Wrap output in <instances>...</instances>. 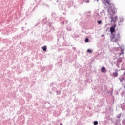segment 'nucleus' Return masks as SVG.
<instances>
[{
    "label": "nucleus",
    "instance_id": "nucleus-45",
    "mask_svg": "<svg viewBox=\"0 0 125 125\" xmlns=\"http://www.w3.org/2000/svg\"><path fill=\"white\" fill-rule=\"evenodd\" d=\"M56 2H59V1L58 0L56 1Z\"/></svg>",
    "mask_w": 125,
    "mask_h": 125
},
{
    "label": "nucleus",
    "instance_id": "nucleus-16",
    "mask_svg": "<svg viewBox=\"0 0 125 125\" xmlns=\"http://www.w3.org/2000/svg\"><path fill=\"white\" fill-rule=\"evenodd\" d=\"M42 49L43 51H46V49H47V46H46V45L43 46L42 47Z\"/></svg>",
    "mask_w": 125,
    "mask_h": 125
},
{
    "label": "nucleus",
    "instance_id": "nucleus-43",
    "mask_svg": "<svg viewBox=\"0 0 125 125\" xmlns=\"http://www.w3.org/2000/svg\"><path fill=\"white\" fill-rule=\"evenodd\" d=\"M107 24H105V28H107Z\"/></svg>",
    "mask_w": 125,
    "mask_h": 125
},
{
    "label": "nucleus",
    "instance_id": "nucleus-23",
    "mask_svg": "<svg viewBox=\"0 0 125 125\" xmlns=\"http://www.w3.org/2000/svg\"><path fill=\"white\" fill-rule=\"evenodd\" d=\"M91 99L92 100H95V95H92L91 96Z\"/></svg>",
    "mask_w": 125,
    "mask_h": 125
},
{
    "label": "nucleus",
    "instance_id": "nucleus-30",
    "mask_svg": "<svg viewBox=\"0 0 125 125\" xmlns=\"http://www.w3.org/2000/svg\"><path fill=\"white\" fill-rule=\"evenodd\" d=\"M120 64L119 62H117L116 64V65L117 66V67H118V68H119L120 67Z\"/></svg>",
    "mask_w": 125,
    "mask_h": 125
},
{
    "label": "nucleus",
    "instance_id": "nucleus-40",
    "mask_svg": "<svg viewBox=\"0 0 125 125\" xmlns=\"http://www.w3.org/2000/svg\"><path fill=\"white\" fill-rule=\"evenodd\" d=\"M66 82H67V80H65V81L64 82V83L66 84Z\"/></svg>",
    "mask_w": 125,
    "mask_h": 125
},
{
    "label": "nucleus",
    "instance_id": "nucleus-49",
    "mask_svg": "<svg viewBox=\"0 0 125 125\" xmlns=\"http://www.w3.org/2000/svg\"><path fill=\"white\" fill-rule=\"evenodd\" d=\"M62 38H63V40H64V36H62Z\"/></svg>",
    "mask_w": 125,
    "mask_h": 125
},
{
    "label": "nucleus",
    "instance_id": "nucleus-44",
    "mask_svg": "<svg viewBox=\"0 0 125 125\" xmlns=\"http://www.w3.org/2000/svg\"><path fill=\"white\" fill-rule=\"evenodd\" d=\"M60 125H63V123H60Z\"/></svg>",
    "mask_w": 125,
    "mask_h": 125
},
{
    "label": "nucleus",
    "instance_id": "nucleus-21",
    "mask_svg": "<svg viewBox=\"0 0 125 125\" xmlns=\"http://www.w3.org/2000/svg\"><path fill=\"white\" fill-rule=\"evenodd\" d=\"M43 6H44L45 7H49V5L46 4L45 3H43L42 4Z\"/></svg>",
    "mask_w": 125,
    "mask_h": 125
},
{
    "label": "nucleus",
    "instance_id": "nucleus-50",
    "mask_svg": "<svg viewBox=\"0 0 125 125\" xmlns=\"http://www.w3.org/2000/svg\"><path fill=\"white\" fill-rule=\"evenodd\" d=\"M97 1H99V0H97Z\"/></svg>",
    "mask_w": 125,
    "mask_h": 125
},
{
    "label": "nucleus",
    "instance_id": "nucleus-37",
    "mask_svg": "<svg viewBox=\"0 0 125 125\" xmlns=\"http://www.w3.org/2000/svg\"><path fill=\"white\" fill-rule=\"evenodd\" d=\"M72 49L73 50H76V47H72Z\"/></svg>",
    "mask_w": 125,
    "mask_h": 125
},
{
    "label": "nucleus",
    "instance_id": "nucleus-42",
    "mask_svg": "<svg viewBox=\"0 0 125 125\" xmlns=\"http://www.w3.org/2000/svg\"><path fill=\"white\" fill-rule=\"evenodd\" d=\"M67 23H68V20L66 21V24H67Z\"/></svg>",
    "mask_w": 125,
    "mask_h": 125
},
{
    "label": "nucleus",
    "instance_id": "nucleus-35",
    "mask_svg": "<svg viewBox=\"0 0 125 125\" xmlns=\"http://www.w3.org/2000/svg\"><path fill=\"white\" fill-rule=\"evenodd\" d=\"M96 14H97V16H98V17H100V15H99V13H97Z\"/></svg>",
    "mask_w": 125,
    "mask_h": 125
},
{
    "label": "nucleus",
    "instance_id": "nucleus-7",
    "mask_svg": "<svg viewBox=\"0 0 125 125\" xmlns=\"http://www.w3.org/2000/svg\"><path fill=\"white\" fill-rule=\"evenodd\" d=\"M54 85H57V84L53 82H52L51 83V84L50 85V86L53 87V88H52L53 91H55L56 90H57V88H56V87H54Z\"/></svg>",
    "mask_w": 125,
    "mask_h": 125
},
{
    "label": "nucleus",
    "instance_id": "nucleus-19",
    "mask_svg": "<svg viewBox=\"0 0 125 125\" xmlns=\"http://www.w3.org/2000/svg\"><path fill=\"white\" fill-rule=\"evenodd\" d=\"M56 94H57V95H60V94H61V91L60 90L56 91Z\"/></svg>",
    "mask_w": 125,
    "mask_h": 125
},
{
    "label": "nucleus",
    "instance_id": "nucleus-31",
    "mask_svg": "<svg viewBox=\"0 0 125 125\" xmlns=\"http://www.w3.org/2000/svg\"><path fill=\"white\" fill-rule=\"evenodd\" d=\"M30 66H31V68H34L35 64L34 63H31Z\"/></svg>",
    "mask_w": 125,
    "mask_h": 125
},
{
    "label": "nucleus",
    "instance_id": "nucleus-36",
    "mask_svg": "<svg viewBox=\"0 0 125 125\" xmlns=\"http://www.w3.org/2000/svg\"><path fill=\"white\" fill-rule=\"evenodd\" d=\"M61 24H62V25H64V21H62V22H61Z\"/></svg>",
    "mask_w": 125,
    "mask_h": 125
},
{
    "label": "nucleus",
    "instance_id": "nucleus-1",
    "mask_svg": "<svg viewBox=\"0 0 125 125\" xmlns=\"http://www.w3.org/2000/svg\"><path fill=\"white\" fill-rule=\"evenodd\" d=\"M111 21L110 23L111 24V26L110 27V39L111 41H113L114 39L116 38V27H117V20L118 19V16H116L114 18V15L110 16Z\"/></svg>",
    "mask_w": 125,
    "mask_h": 125
},
{
    "label": "nucleus",
    "instance_id": "nucleus-13",
    "mask_svg": "<svg viewBox=\"0 0 125 125\" xmlns=\"http://www.w3.org/2000/svg\"><path fill=\"white\" fill-rule=\"evenodd\" d=\"M121 108L123 111H125V102L121 104Z\"/></svg>",
    "mask_w": 125,
    "mask_h": 125
},
{
    "label": "nucleus",
    "instance_id": "nucleus-9",
    "mask_svg": "<svg viewBox=\"0 0 125 125\" xmlns=\"http://www.w3.org/2000/svg\"><path fill=\"white\" fill-rule=\"evenodd\" d=\"M119 19L120 21L118 22V26H120V24H122V23H123V21L125 20L123 16L120 17Z\"/></svg>",
    "mask_w": 125,
    "mask_h": 125
},
{
    "label": "nucleus",
    "instance_id": "nucleus-28",
    "mask_svg": "<svg viewBox=\"0 0 125 125\" xmlns=\"http://www.w3.org/2000/svg\"><path fill=\"white\" fill-rule=\"evenodd\" d=\"M62 10H64V11H66V6L64 5L63 6H62Z\"/></svg>",
    "mask_w": 125,
    "mask_h": 125
},
{
    "label": "nucleus",
    "instance_id": "nucleus-5",
    "mask_svg": "<svg viewBox=\"0 0 125 125\" xmlns=\"http://www.w3.org/2000/svg\"><path fill=\"white\" fill-rule=\"evenodd\" d=\"M109 121H112V118L110 117V115H109L108 114H107L105 115V117L104 118V122L105 123H108Z\"/></svg>",
    "mask_w": 125,
    "mask_h": 125
},
{
    "label": "nucleus",
    "instance_id": "nucleus-11",
    "mask_svg": "<svg viewBox=\"0 0 125 125\" xmlns=\"http://www.w3.org/2000/svg\"><path fill=\"white\" fill-rule=\"evenodd\" d=\"M101 72H102V73H106L107 72V69H106V67L104 66L102 67L101 69Z\"/></svg>",
    "mask_w": 125,
    "mask_h": 125
},
{
    "label": "nucleus",
    "instance_id": "nucleus-10",
    "mask_svg": "<svg viewBox=\"0 0 125 125\" xmlns=\"http://www.w3.org/2000/svg\"><path fill=\"white\" fill-rule=\"evenodd\" d=\"M44 69L45 70H46L47 72H48V70H50V71H51L52 69V65L45 66L44 67Z\"/></svg>",
    "mask_w": 125,
    "mask_h": 125
},
{
    "label": "nucleus",
    "instance_id": "nucleus-48",
    "mask_svg": "<svg viewBox=\"0 0 125 125\" xmlns=\"http://www.w3.org/2000/svg\"><path fill=\"white\" fill-rule=\"evenodd\" d=\"M63 14H64V15H66V13H64Z\"/></svg>",
    "mask_w": 125,
    "mask_h": 125
},
{
    "label": "nucleus",
    "instance_id": "nucleus-33",
    "mask_svg": "<svg viewBox=\"0 0 125 125\" xmlns=\"http://www.w3.org/2000/svg\"><path fill=\"white\" fill-rule=\"evenodd\" d=\"M105 12V10H102V12H100L101 14V13H104Z\"/></svg>",
    "mask_w": 125,
    "mask_h": 125
},
{
    "label": "nucleus",
    "instance_id": "nucleus-32",
    "mask_svg": "<svg viewBox=\"0 0 125 125\" xmlns=\"http://www.w3.org/2000/svg\"><path fill=\"white\" fill-rule=\"evenodd\" d=\"M117 118H118V119H120V118H121V113L117 115Z\"/></svg>",
    "mask_w": 125,
    "mask_h": 125
},
{
    "label": "nucleus",
    "instance_id": "nucleus-24",
    "mask_svg": "<svg viewBox=\"0 0 125 125\" xmlns=\"http://www.w3.org/2000/svg\"><path fill=\"white\" fill-rule=\"evenodd\" d=\"M97 23H98V25H101V24H102V21L99 20L97 21Z\"/></svg>",
    "mask_w": 125,
    "mask_h": 125
},
{
    "label": "nucleus",
    "instance_id": "nucleus-15",
    "mask_svg": "<svg viewBox=\"0 0 125 125\" xmlns=\"http://www.w3.org/2000/svg\"><path fill=\"white\" fill-rule=\"evenodd\" d=\"M121 52L119 54V56L122 55V54H124V50H125L124 49H123V47H121Z\"/></svg>",
    "mask_w": 125,
    "mask_h": 125
},
{
    "label": "nucleus",
    "instance_id": "nucleus-38",
    "mask_svg": "<svg viewBox=\"0 0 125 125\" xmlns=\"http://www.w3.org/2000/svg\"><path fill=\"white\" fill-rule=\"evenodd\" d=\"M21 29H22V31H24V27H22L21 28Z\"/></svg>",
    "mask_w": 125,
    "mask_h": 125
},
{
    "label": "nucleus",
    "instance_id": "nucleus-14",
    "mask_svg": "<svg viewBox=\"0 0 125 125\" xmlns=\"http://www.w3.org/2000/svg\"><path fill=\"white\" fill-rule=\"evenodd\" d=\"M114 103H115V100L113 98L112 100H110V104L111 105V106H113V105H114Z\"/></svg>",
    "mask_w": 125,
    "mask_h": 125
},
{
    "label": "nucleus",
    "instance_id": "nucleus-47",
    "mask_svg": "<svg viewBox=\"0 0 125 125\" xmlns=\"http://www.w3.org/2000/svg\"><path fill=\"white\" fill-rule=\"evenodd\" d=\"M74 102H77V101H76V100H74Z\"/></svg>",
    "mask_w": 125,
    "mask_h": 125
},
{
    "label": "nucleus",
    "instance_id": "nucleus-8",
    "mask_svg": "<svg viewBox=\"0 0 125 125\" xmlns=\"http://www.w3.org/2000/svg\"><path fill=\"white\" fill-rule=\"evenodd\" d=\"M122 124L123 125H125V120L122 121ZM116 125H122L121 124V123H120V120H116V123H115Z\"/></svg>",
    "mask_w": 125,
    "mask_h": 125
},
{
    "label": "nucleus",
    "instance_id": "nucleus-46",
    "mask_svg": "<svg viewBox=\"0 0 125 125\" xmlns=\"http://www.w3.org/2000/svg\"><path fill=\"white\" fill-rule=\"evenodd\" d=\"M101 37H104V35H102Z\"/></svg>",
    "mask_w": 125,
    "mask_h": 125
},
{
    "label": "nucleus",
    "instance_id": "nucleus-51",
    "mask_svg": "<svg viewBox=\"0 0 125 125\" xmlns=\"http://www.w3.org/2000/svg\"><path fill=\"white\" fill-rule=\"evenodd\" d=\"M71 46H73V45H71Z\"/></svg>",
    "mask_w": 125,
    "mask_h": 125
},
{
    "label": "nucleus",
    "instance_id": "nucleus-18",
    "mask_svg": "<svg viewBox=\"0 0 125 125\" xmlns=\"http://www.w3.org/2000/svg\"><path fill=\"white\" fill-rule=\"evenodd\" d=\"M85 43H87V42H89V39H88V38H85Z\"/></svg>",
    "mask_w": 125,
    "mask_h": 125
},
{
    "label": "nucleus",
    "instance_id": "nucleus-53",
    "mask_svg": "<svg viewBox=\"0 0 125 125\" xmlns=\"http://www.w3.org/2000/svg\"><path fill=\"white\" fill-rule=\"evenodd\" d=\"M117 50H118V49H117Z\"/></svg>",
    "mask_w": 125,
    "mask_h": 125
},
{
    "label": "nucleus",
    "instance_id": "nucleus-52",
    "mask_svg": "<svg viewBox=\"0 0 125 125\" xmlns=\"http://www.w3.org/2000/svg\"><path fill=\"white\" fill-rule=\"evenodd\" d=\"M62 34H63V32H62Z\"/></svg>",
    "mask_w": 125,
    "mask_h": 125
},
{
    "label": "nucleus",
    "instance_id": "nucleus-39",
    "mask_svg": "<svg viewBox=\"0 0 125 125\" xmlns=\"http://www.w3.org/2000/svg\"><path fill=\"white\" fill-rule=\"evenodd\" d=\"M109 109L110 110V111H112V108L111 107H109Z\"/></svg>",
    "mask_w": 125,
    "mask_h": 125
},
{
    "label": "nucleus",
    "instance_id": "nucleus-29",
    "mask_svg": "<svg viewBox=\"0 0 125 125\" xmlns=\"http://www.w3.org/2000/svg\"><path fill=\"white\" fill-rule=\"evenodd\" d=\"M47 24H48V25L50 27H51V26H52V23L48 22Z\"/></svg>",
    "mask_w": 125,
    "mask_h": 125
},
{
    "label": "nucleus",
    "instance_id": "nucleus-34",
    "mask_svg": "<svg viewBox=\"0 0 125 125\" xmlns=\"http://www.w3.org/2000/svg\"><path fill=\"white\" fill-rule=\"evenodd\" d=\"M85 1L87 3H89V0H85Z\"/></svg>",
    "mask_w": 125,
    "mask_h": 125
},
{
    "label": "nucleus",
    "instance_id": "nucleus-6",
    "mask_svg": "<svg viewBox=\"0 0 125 125\" xmlns=\"http://www.w3.org/2000/svg\"><path fill=\"white\" fill-rule=\"evenodd\" d=\"M41 23L43 25H45V24H47L48 23V19H47V17L42 19V20L41 21Z\"/></svg>",
    "mask_w": 125,
    "mask_h": 125
},
{
    "label": "nucleus",
    "instance_id": "nucleus-12",
    "mask_svg": "<svg viewBox=\"0 0 125 125\" xmlns=\"http://www.w3.org/2000/svg\"><path fill=\"white\" fill-rule=\"evenodd\" d=\"M72 5H73V1H69L68 2L67 6L68 7H69V8H70V7H71V6H72Z\"/></svg>",
    "mask_w": 125,
    "mask_h": 125
},
{
    "label": "nucleus",
    "instance_id": "nucleus-26",
    "mask_svg": "<svg viewBox=\"0 0 125 125\" xmlns=\"http://www.w3.org/2000/svg\"><path fill=\"white\" fill-rule=\"evenodd\" d=\"M93 124H94V125H98V121L96 120V121H94Z\"/></svg>",
    "mask_w": 125,
    "mask_h": 125
},
{
    "label": "nucleus",
    "instance_id": "nucleus-27",
    "mask_svg": "<svg viewBox=\"0 0 125 125\" xmlns=\"http://www.w3.org/2000/svg\"><path fill=\"white\" fill-rule=\"evenodd\" d=\"M86 13V14H87L88 17H90V11H88V12H87Z\"/></svg>",
    "mask_w": 125,
    "mask_h": 125
},
{
    "label": "nucleus",
    "instance_id": "nucleus-22",
    "mask_svg": "<svg viewBox=\"0 0 125 125\" xmlns=\"http://www.w3.org/2000/svg\"><path fill=\"white\" fill-rule=\"evenodd\" d=\"M87 52H88V53H92V50L90 49H88L87 50Z\"/></svg>",
    "mask_w": 125,
    "mask_h": 125
},
{
    "label": "nucleus",
    "instance_id": "nucleus-17",
    "mask_svg": "<svg viewBox=\"0 0 125 125\" xmlns=\"http://www.w3.org/2000/svg\"><path fill=\"white\" fill-rule=\"evenodd\" d=\"M122 61H123V60L121 58L118 59L117 60V63H119L120 64H121V63H122Z\"/></svg>",
    "mask_w": 125,
    "mask_h": 125
},
{
    "label": "nucleus",
    "instance_id": "nucleus-2",
    "mask_svg": "<svg viewBox=\"0 0 125 125\" xmlns=\"http://www.w3.org/2000/svg\"><path fill=\"white\" fill-rule=\"evenodd\" d=\"M106 3L108 5L107 11L109 14L110 16L111 15H115L116 12H117V8L115 7V4L114 3H110V0H106Z\"/></svg>",
    "mask_w": 125,
    "mask_h": 125
},
{
    "label": "nucleus",
    "instance_id": "nucleus-41",
    "mask_svg": "<svg viewBox=\"0 0 125 125\" xmlns=\"http://www.w3.org/2000/svg\"><path fill=\"white\" fill-rule=\"evenodd\" d=\"M108 30H109V27H107V28L106 29V31L107 32V31H108Z\"/></svg>",
    "mask_w": 125,
    "mask_h": 125
},
{
    "label": "nucleus",
    "instance_id": "nucleus-4",
    "mask_svg": "<svg viewBox=\"0 0 125 125\" xmlns=\"http://www.w3.org/2000/svg\"><path fill=\"white\" fill-rule=\"evenodd\" d=\"M115 38L116 39L113 41V42H118V41L120 42V41H121V34H120V32L117 33Z\"/></svg>",
    "mask_w": 125,
    "mask_h": 125
},
{
    "label": "nucleus",
    "instance_id": "nucleus-25",
    "mask_svg": "<svg viewBox=\"0 0 125 125\" xmlns=\"http://www.w3.org/2000/svg\"><path fill=\"white\" fill-rule=\"evenodd\" d=\"M66 30L68 32H71V31H72V28H71V27H67Z\"/></svg>",
    "mask_w": 125,
    "mask_h": 125
},
{
    "label": "nucleus",
    "instance_id": "nucleus-20",
    "mask_svg": "<svg viewBox=\"0 0 125 125\" xmlns=\"http://www.w3.org/2000/svg\"><path fill=\"white\" fill-rule=\"evenodd\" d=\"M113 75L115 77H118V76H119V74L118 73V72H114L113 73Z\"/></svg>",
    "mask_w": 125,
    "mask_h": 125
},
{
    "label": "nucleus",
    "instance_id": "nucleus-3",
    "mask_svg": "<svg viewBox=\"0 0 125 125\" xmlns=\"http://www.w3.org/2000/svg\"><path fill=\"white\" fill-rule=\"evenodd\" d=\"M51 16V17L55 18V20L57 22H59L61 20V17L57 16L56 13H52Z\"/></svg>",
    "mask_w": 125,
    "mask_h": 125
}]
</instances>
